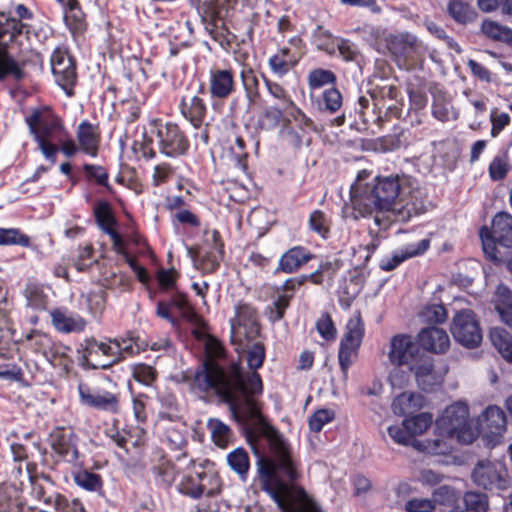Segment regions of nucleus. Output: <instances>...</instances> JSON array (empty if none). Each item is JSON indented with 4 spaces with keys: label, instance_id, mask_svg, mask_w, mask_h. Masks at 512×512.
Instances as JSON below:
<instances>
[{
    "label": "nucleus",
    "instance_id": "nucleus-39",
    "mask_svg": "<svg viewBox=\"0 0 512 512\" xmlns=\"http://www.w3.org/2000/svg\"><path fill=\"white\" fill-rule=\"evenodd\" d=\"M312 44L320 51L327 54H334L336 51V42L338 38L334 37L332 33L321 25L313 30L311 35Z\"/></svg>",
    "mask_w": 512,
    "mask_h": 512
},
{
    "label": "nucleus",
    "instance_id": "nucleus-42",
    "mask_svg": "<svg viewBox=\"0 0 512 512\" xmlns=\"http://www.w3.org/2000/svg\"><path fill=\"white\" fill-rule=\"evenodd\" d=\"M497 294L501 297L495 308L501 320L512 328V293L506 286H498Z\"/></svg>",
    "mask_w": 512,
    "mask_h": 512
},
{
    "label": "nucleus",
    "instance_id": "nucleus-27",
    "mask_svg": "<svg viewBox=\"0 0 512 512\" xmlns=\"http://www.w3.org/2000/svg\"><path fill=\"white\" fill-rule=\"evenodd\" d=\"M111 343L117 348L119 362L126 357L134 356L148 348V343L141 340L133 332H127L124 336L115 337Z\"/></svg>",
    "mask_w": 512,
    "mask_h": 512
},
{
    "label": "nucleus",
    "instance_id": "nucleus-38",
    "mask_svg": "<svg viewBox=\"0 0 512 512\" xmlns=\"http://www.w3.org/2000/svg\"><path fill=\"white\" fill-rule=\"evenodd\" d=\"M452 439L455 437H447L437 432L434 439H427L423 442H417V447L432 455H446L453 449Z\"/></svg>",
    "mask_w": 512,
    "mask_h": 512
},
{
    "label": "nucleus",
    "instance_id": "nucleus-23",
    "mask_svg": "<svg viewBox=\"0 0 512 512\" xmlns=\"http://www.w3.org/2000/svg\"><path fill=\"white\" fill-rule=\"evenodd\" d=\"M483 428L491 441H496L506 431L507 418L504 411L496 405L488 406L482 414Z\"/></svg>",
    "mask_w": 512,
    "mask_h": 512
},
{
    "label": "nucleus",
    "instance_id": "nucleus-29",
    "mask_svg": "<svg viewBox=\"0 0 512 512\" xmlns=\"http://www.w3.org/2000/svg\"><path fill=\"white\" fill-rule=\"evenodd\" d=\"M296 64L297 59L291 54L289 47L280 48L268 59L271 71L279 78L284 77Z\"/></svg>",
    "mask_w": 512,
    "mask_h": 512
},
{
    "label": "nucleus",
    "instance_id": "nucleus-37",
    "mask_svg": "<svg viewBox=\"0 0 512 512\" xmlns=\"http://www.w3.org/2000/svg\"><path fill=\"white\" fill-rule=\"evenodd\" d=\"M73 479L78 487L99 495L103 494V480L99 474L82 469L73 474Z\"/></svg>",
    "mask_w": 512,
    "mask_h": 512
},
{
    "label": "nucleus",
    "instance_id": "nucleus-22",
    "mask_svg": "<svg viewBox=\"0 0 512 512\" xmlns=\"http://www.w3.org/2000/svg\"><path fill=\"white\" fill-rule=\"evenodd\" d=\"M76 137L81 152L90 157L98 155L101 136L97 125L88 120H83L77 127Z\"/></svg>",
    "mask_w": 512,
    "mask_h": 512
},
{
    "label": "nucleus",
    "instance_id": "nucleus-19",
    "mask_svg": "<svg viewBox=\"0 0 512 512\" xmlns=\"http://www.w3.org/2000/svg\"><path fill=\"white\" fill-rule=\"evenodd\" d=\"M202 93H204V87L201 84L198 94L182 96L179 105L182 116L196 129L202 126L207 114L206 103L199 95Z\"/></svg>",
    "mask_w": 512,
    "mask_h": 512
},
{
    "label": "nucleus",
    "instance_id": "nucleus-32",
    "mask_svg": "<svg viewBox=\"0 0 512 512\" xmlns=\"http://www.w3.org/2000/svg\"><path fill=\"white\" fill-rule=\"evenodd\" d=\"M25 25L16 18H10L5 13H0V48L6 46L23 32Z\"/></svg>",
    "mask_w": 512,
    "mask_h": 512
},
{
    "label": "nucleus",
    "instance_id": "nucleus-59",
    "mask_svg": "<svg viewBox=\"0 0 512 512\" xmlns=\"http://www.w3.org/2000/svg\"><path fill=\"white\" fill-rule=\"evenodd\" d=\"M462 502L469 512H487L489 507L487 495L480 492H466Z\"/></svg>",
    "mask_w": 512,
    "mask_h": 512
},
{
    "label": "nucleus",
    "instance_id": "nucleus-21",
    "mask_svg": "<svg viewBox=\"0 0 512 512\" xmlns=\"http://www.w3.org/2000/svg\"><path fill=\"white\" fill-rule=\"evenodd\" d=\"M50 317L54 328L63 334L81 333L87 325L82 316L62 308L52 310Z\"/></svg>",
    "mask_w": 512,
    "mask_h": 512
},
{
    "label": "nucleus",
    "instance_id": "nucleus-48",
    "mask_svg": "<svg viewBox=\"0 0 512 512\" xmlns=\"http://www.w3.org/2000/svg\"><path fill=\"white\" fill-rule=\"evenodd\" d=\"M263 78L268 94L275 101L274 105L280 106L281 109H289L290 107H293L294 101L282 85L267 79L265 76H263Z\"/></svg>",
    "mask_w": 512,
    "mask_h": 512
},
{
    "label": "nucleus",
    "instance_id": "nucleus-8",
    "mask_svg": "<svg viewBox=\"0 0 512 512\" xmlns=\"http://www.w3.org/2000/svg\"><path fill=\"white\" fill-rule=\"evenodd\" d=\"M25 120L34 140L57 142L66 138L68 130L62 118L49 107L34 109Z\"/></svg>",
    "mask_w": 512,
    "mask_h": 512
},
{
    "label": "nucleus",
    "instance_id": "nucleus-44",
    "mask_svg": "<svg viewBox=\"0 0 512 512\" xmlns=\"http://www.w3.org/2000/svg\"><path fill=\"white\" fill-rule=\"evenodd\" d=\"M422 405V396L415 393H401L392 402V411L394 414L402 416Z\"/></svg>",
    "mask_w": 512,
    "mask_h": 512
},
{
    "label": "nucleus",
    "instance_id": "nucleus-11",
    "mask_svg": "<svg viewBox=\"0 0 512 512\" xmlns=\"http://www.w3.org/2000/svg\"><path fill=\"white\" fill-rule=\"evenodd\" d=\"M365 327L360 313L351 317L346 324L345 333L340 340L338 361L343 377H348V371L357 359L358 350L362 344Z\"/></svg>",
    "mask_w": 512,
    "mask_h": 512
},
{
    "label": "nucleus",
    "instance_id": "nucleus-62",
    "mask_svg": "<svg viewBox=\"0 0 512 512\" xmlns=\"http://www.w3.org/2000/svg\"><path fill=\"white\" fill-rule=\"evenodd\" d=\"M171 222L174 226L182 225L189 228H199L201 225L199 217L187 207L171 214Z\"/></svg>",
    "mask_w": 512,
    "mask_h": 512
},
{
    "label": "nucleus",
    "instance_id": "nucleus-53",
    "mask_svg": "<svg viewBox=\"0 0 512 512\" xmlns=\"http://www.w3.org/2000/svg\"><path fill=\"white\" fill-rule=\"evenodd\" d=\"M481 30L487 37L493 40L502 42L512 41V29L495 21L484 20L481 25Z\"/></svg>",
    "mask_w": 512,
    "mask_h": 512
},
{
    "label": "nucleus",
    "instance_id": "nucleus-25",
    "mask_svg": "<svg viewBox=\"0 0 512 512\" xmlns=\"http://www.w3.org/2000/svg\"><path fill=\"white\" fill-rule=\"evenodd\" d=\"M26 340L30 341L31 346L41 352L50 362H53L56 355H64L62 350H68L66 346L56 345L48 334L39 330H32L28 333Z\"/></svg>",
    "mask_w": 512,
    "mask_h": 512
},
{
    "label": "nucleus",
    "instance_id": "nucleus-28",
    "mask_svg": "<svg viewBox=\"0 0 512 512\" xmlns=\"http://www.w3.org/2000/svg\"><path fill=\"white\" fill-rule=\"evenodd\" d=\"M34 508L14 496L11 485L0 483V512H33Z\"/></svg>",
    "mask_w": 512,
    "mask_h": 512
},
{
    "label": "nucleus",
    "instance_id": "nucleus-34",
    "mask_svg": "<svg viewBox=\"0 0 512 512\" xmlns=\"http://www.w3.org/2000/svg\"><path fill=\"white\" fill-rule=\"evenodd\" d=\"M64 21L72 33L81 32L84 29V14L77 0H66L63 4Z\"/></svg>",
    "mask_w": 512,
    "mask_h": 512
},
{
    "label": "nucleus",
    "instance_id": "nucleus-54",
    "mask_svg": "<svg viewBox=\"0 0 512 512\" xmlns=\"http://www.w3.org/2000/svg\"><path fill=\"white\" fill-rule=\"evenodd\" d=\"M24 296L27 305L33 309L42 310L47 305V295L44 293L43 288L36 283L27 284L24 290Z\"/></svg>",
    "mask_w": 512,
    "mask_h": 512
},
{
    "label": "nucleus",
    "instance_id": "nucleus-5",
    "mask_svg": "<svg viewBox=\"0 0 512 512\" xmlns=\"http://www.w3.org/2000/svg\"><path fill=\"white\" fill-rule=\"evenodd\" d=\"M189 468L185 474L181 477L176 485V490L183 496L193 500L200 499L202 497H214L221 492L222 481L218 473L209 467V463L206 465L200 463L195 464L194 460L191 459Z\"/></svg>",
    "mask_w": 512,
    "mask_h": 512
},
{
    "label": "nucleus",
    "instance_id": "nucleus-9",
    "mask_svg": "<svg viewBox=\"0 0 512 512\" xmlns=\"http://www.w3.org/2000/svg\"><path fill=\"white\" fill-rule=\"evenodd\" d=\"M150 134L154 136L159 151L171 158L184 155L190 143L180 127L172 122L154 119L150 122Z\"/></svg>",
    "mask_w": 512,
    "mask_h": 512
},
{
    "label": "nucleus",
    "instance_id": "nucleus-43",
    "mask_svg": "<svg viewBox=\"0 0 512 512\" xmlns=\"http://www.w3.org/2000/svg\"><path fill=\"white\" fill-rule=\"evenodd\" d=\"M212 242L211 251L203 256L204 269L210 272L215 271L219 267L224 255L223 244L217 230L212 231Z\"/></svg>",
    "mask_w": 512,
    "mask_h": 512
},
{
    "label": "nucleus",
    "instance_id": "nucleus-1",
    "mask_svg": "<svg viewBox=\"0 0 512 512\" xmlns=\"http://www.w3.org/2000/svg\"><path fill=\"white\" fill-rule=\"evenodd\" d=\"M206 360L185 381L196 394L214 393L229 406L232 417L239 423L262 421V415L254 396L263 392L258 373H246L239 361L221 362L225 349L216 338L205 343Z\"/></svg>",
    "mask_w": 512,
    "mask_h": 512
},
{
    "label": "nucleus",
    "instance_id": "nucleus-52",
    "mask_svg": "<svg viewBox=\"0 0 512 512\" xmlns=\"http://www.w3.org/2000/svg\"><path fill=\"white\" fill-rule=\"evenodd\" d=\"M207 426L211 432L213 442L218 447L225 448L232 436L229 426L219 419H210Z\"/></svg>",
    "mask_w": 512,
    "mask_h": 512
},
{
    "label": "nucleus",
    "instance_id": "nucleus-16",
    "mask_svg": "<svg viewBox=\"0 0 512 512\" xmlns=\"http://www.w3.org/2000/svg\"><path fill=\"white\" fill-rule=\"evenodd\" d=\"M77 390L81 405L110 413L118 411V398L115 394L107 390L92 388L84 382L78 384Z\"/></svg>",
    "mask_w": 512,
    "mask_h": 512
},
{
    "label": "nucleus",
    "instance_id": "nucleus-12",
    "mask_svg": "<svg viewBox=\"0 0 512 512\" xmlns=\"http://www.w3.org/2000/svg\"><path fill=\"white\" fill-rule=\"evenodd\" d=\"M473 482L489 491H505L511 479L504 463L500 461H479L472 472Z\"/></svg>",
    "mask_w": 512,
    "mask_h": 512
},
{
    "label": "nucleus",
    "instance_id": "nucleus-2",
    "mask_svg": "<svg viewBox=\"0 0 512 512\" xmlns=\"http://www.w3.org/2000/svg\"><path fill=\"white\" fill-rule=\"evenodd\" d=\"M371 173L361 170L351 185L354 217L372 219L379 230L389 228L394 214L401 221L424 213L427 209L423 191L402 175H380L367 181Z\"/></svg>",
    "mask_w": 512,
    "mask_h": 512
},
{
    "label": "nucleus",
    "instance_id": "nucleus-45",
    "mask_svg": "<svg viewBox=\"0 0 512 512\" xmlns=\"http://www.w3.org/2000/svg\"><path fill=\"white\" fill-rule=\"evenodd\" d=\"M342 104L343 98L340 91L335 87H330L322 92L321 98L318 101V108L320 111L333 114L340 110Z\"/></svg>",
    "mask_w": 512,
    "mask_h": 512
},
{
    "label": "nucleus",
    "instance_id": "nucleus-63",
    "mask_svg": "<svg viewBox=\"0 0 512 512\" xmlns=\"http://www.w3.org/2000/svg\"><path fill=\"white\" fill-rule=\"evenodd\" d=\"M335 417V413L331 409H319L315 411L309 418V428L314 432H320L322 428Z\"/></svg>",
    "mask_w": 512,
    "mask_h": 512
},
{
    "label": "nucleus",
    "instance_id": "nucleus-41",
    "mask_svg": "<svg viewBox=\"0 0 512 512\" xmlns=\"http://www.w3.org/2000/svg\"><path fill=\"white\" fill-rule=\"evenodd\" d=\"M447 10L449 15L460 24L472 22L476 17L475 10L463 0H450Z\"/></svg>",
    "mask_w": 512,
    "mask_h": 512
},
{
    "label": "nucleus",
    "instance_id": "nucleus-14",
    "mask_svg": "<svg viewBox=\"0 0 512 512\" xmlns=\"http://www.w3.org/2000/svg\"><path fill=\"white\" fill-rule=\"evenodd\" d=\"M305 280L306 277L289 278L275 288V296L265 308V315L271 323H276L284 317L296 291L305 283Z\"/></svg>",
    "mask_w": 512,
    "mask_h": 512
},
{
    "label": "nucleus",
    "instance_id": "nucleus-58",
    "mask_svg": "<svg viewBox=\"0 0 512 512\" xmlns=\"http://www.w3.org/2000/svg\"><path fill=\"white\" fill-rule=\"evenodd\" d=\"M266 357L265 345L262 342L252 343L247 347L246 360L251 373H257L256 370L263 366Z\"/></svg>",
    "mask_w": 512,
    "mask_h": 512
},
{
    "label": "nucleus",
    "instance_id": "nucleus-56",
    "mask_svg": "<svg viewBox=\"0 0 512 512\" xmlns=\"http://www.w3.org/2000/svg\"><path fill=\"white\" fill-rule=\"evenodd\" d=\"M510 169L507 151L496 155L489 164L488 172L493 181L503 180Z\"/></svg>",
    "mask_w": 512,
    "mask_h": 512
},
{
    "label": "nucleus",
    "instance_id": "nucleus-61",
    "mask_svg": "<svg viewBox=\"0 0 512 512\" xmlns=\"http://www.w3.org/2000/svg\"><path fill=\"white\" fill-rule=\"evenodd\" d=\"M133 378L145 385L151 386L157 378V371L150 365L139 363L133 366Z\"/></svg>",
    "mask_w": 512,
    "mask_h": 512
},
{
    "label": "nucleus",
    "instance_id": "nucleus-55",
    "mask_svg": "<svg viewBox=\"0 0 512 512\" xmlns=\"http://www.w3.org/2000/svg\"><path fill=\"white\" fill-rule=\"evenodd\" d=\"M308 85L311 90L322 88L326 85H334L337 77L331 70L317 68L309 72Z\"/></svg>",
    "mask_w": 512,
    "mask_h": 512
},
{
    "label": "nucleus",
    "instance_id": "nucleus-10",
    "mask_svg": "<svg viewBox=\"0 0 512 512\" xmlns=\"http://www.w3.org/2000/svg\"><path fill=\"white\" fill-rule=\"evenodd\" d=\"M113 338L108 341H98L95 338H86L81 344L82 356L80 365L85 369H110L113 365L119 363L116 351L117 348L111 343Z\"/></svg>",
    "mask_w": 512,
    "mask_h": 512
},
{
    "label": "nucleus",
    "instance_id": "nucleus-47",
    "mask_svg": "<svg viewBox=\"0 0 512 512\" xmlns=\"http://www.w3.org/2000/svg\"><path fill=\"white\" fill-rule=\"evenodd\" d=\"M229 467L245 480L249 471L250 462L248 453L243 448H237L227 455Z\"/></svg>",
    "mask_w": 512,
    "mask_h": 512
},
{
    "label": "nucleus",
    "instance_id": "nucleus-20",
    "mask_svg": "<svg viewBox=\"0 0 512 512\" xmlns=\"http://www.w3.org/2000/svg\"><path fill=\"white\" fill-rule=\"evenodd\" d=\"M417 339L419 347L436 354L445 353L450 346V338L447 332L435 326L421 329Z\"/></svg>",
    "mask_w": 512,
    "mask_h": 512
},
{
    "label": "nucleus",
    "instance_id": "nucleus-50",
    "mask_svg": "<svg viewBox=\"0 0 512 512\" xmlns=\"http://www.w3.org/2000/svg\"><path fill=\"white\" fill-rule=\"evenodd\" d=\"M173 427H167L165 439L171 450H182L188 443L187 429L183 423H178Z\"/></svg>",
    "mask_w": 512,
    "mask_h": 512
},
{
    "label": "nucleus",
    "instance_id": "nucleus-30",
    "mask_svg": "<svg viewBox=\"0 0 512 512\" xmlns=\"http://www.w3.org/2000/svg\"><path fill=\"white\" fill-rule=\"evenodd\" d=\"M417 38L409 33L395 35L389 42L390 51L404 60L412 59L416 51Z\"/></svg>",
    "mask_w": 512,
    "mask_h": 512
},
{
    "label": "nucleus",
    "instance_id": "nucleus-46",
    "mask_svg": "<svg viewBox=\"0 0 512 512\" xmlns=\"http://www.w3.org/2000/svg\"><path fill=\"white\" fill-rule=\"evenodd\" d=\"M46 505L54 507L57 512H86L79 499L68 498L60 493H54L52 500L48 499Z\"/></svg>",
    "mask_w": 512,
    "mask_h": 512
},
{
    "label": "nucleus",
    "instance_id": "nucleus-7",
    "mask_svg": "<svg viewBox=\"0 0 512 512\" xmlns=\"http://www.w3.org/2000/svg\"><path fill=\"white\" fill-rule=\"evenodd\" d=\"M479 234L486 257L494 263L503 262V254L497 245L505 248L512 246V215L497 213L492 219L491 229L482 227Z\"/></svg>",
    "mask_w": 512,
    "mask_h": 512
},
{
    "label": "nucleus",
    "instance_id": "nucleus-6",
    "mask_svg": "<svg viewBox=\"0 0 512 512\" xmlns=\"http://www.w3.org/2000/svg\"><path fill=\"white\" fill-rule=\"evenodd\" d=\"M436 431L443 436L455 437L457 442L471 444L477 437L469 421V409L465 403L456 402L446 407L436 419Z\"/></svg>",
    "mask_w": 512,
    "mask_h": 512
},
{
    "label": "nucleus",
    "instance_id": "nucleus-60",
    "mask_svg": "<svg viewBox=\"0 0 512 512\" xmlns=\"http://www.w3.org/2000/svg\"><path fill=\"white\" fill-rule=\"evenodd\" d=\"M309 227L313 232L326 239L330 232V220L324 212L314 210L309 217Z\"/></svg>",
    "mask_w": 512,
    "mask_h": 512
},
{
    "label": "nucleus",
    "instance_id": "nucleus-15",
    "mask_svg": "<svg viewBox=\"0 0 512 512\" xmlns=\"http://www.w3.org/2000/svg\"><path fill=\"white\" fill-rule=\"evenodd\" d=\"M50 63L55 82L67 95H72V89L77 81L74 59L66 49L57 47L51 55Z\"/></svg>",
    "mask_w": 512,
    "mask_h": 512
},
{
    "label": "nucleus",
    "instance_id": "nucleus-13",
    "mask_svg": "<svg viewBox=\"0 0 512 512\" xmlns=\"http://www.w3.org/2000/svg\"><path fill=\"white\" fill-rule=\"evenodd\" d=\"M451 333L454 339L466 348H475L482 341L479 321L470 309H464L455 314Z\"/></svg>",
    "mask_w": 512,
    "mask_h": 512
},
{
    "label": "nucleus",
    "instance_id": "nucleus-35",
    "mask_svg": "<svg viewBox=\"0 0 512 512\" xmlns=\"http://www.w3.org/2000/svg\"><path fill=\"white\" fill-rule=\"evenodd\" d=\"M492 345L508 362H512V335L505 329L494 327L489 333Z\"/></svg>",
    "mask_w": 512,
    "mask_h": 512
},
{
    "label": "nucleus",
    "instance_id": "nucleus-49",
    "mask_svg": "<svg viewBox=\"0 0 512 512\" xmlns=\"http://www.w3.org/2000/svg\"><path fill=\"white\" fill-rule=\"evenodd\" d=\"M8 76L19 80L23 77V71L8 51L0 48V81H3Z\"/></svg>",
    "mask_w": 512,
    "mask_h": 512
},
{
    "label": "nucleus",
    "instance_id": "nucleus-3",
    "mask_svg": "<svg viewBox=\"0 0 512 512\" xmlns=\"http://www.w3.org/2000/svg\"><path fill=\"white\" fill-rule=\"evenodd\" d=\"M268 429L270 453L257 462L258 478L262 490L271 496L281 512H323L318 503L310 498L304 490L300 491L299 506H295L289 501L288 483H294L300 478L299 463L284 437L273 427H268Z\"/></svg>",
    "mask_w": 512,
    "mask_h": 512
},
{
    "label": "nucleus",
    "instance_id": "nucleus-24",
    "mask_svg": "<svg viewBox=\"0 0 512 512\" xmlns=\"http://www.w3.org/2000/svg\"><path fill=\"white\" fill-rule=\"evenodd\" d=\"M152 474L158 486L169 488L179 475V469L166 455L160 454L153 462Z\"/></svg>",
    "mask_w": 512,
    "mask_h": 512
},
{
    "label": "nucleus",
    "instance_id": "nucleus-64",
    "mask_svg": "<svg viewBox=\"0 0 512 512\" xmlns=\"http://www.w3.org/2000/svg\"><path fill=\"white\" fill-rule=\"evenodd\" d=\"M432 115L441 122H447L457 118L453 106L447 101L436 100L432 104Z\"/></svg>",
    "mask_w": 512,
    "mask_h": 512
},
{
    "label": "nucleus",
    "instance_id": "nucleus-40",
    "mask_svg": "<svg viewBox=\"0 0 512 512\" xmlns=\"http://www.w3.org/2000/svg\"><path fill=\"white\" fill-rule=\"evenodd\" d=\"M94 216L99 228L105 233L109 234V231H114L116 225V219L113 215L111 206L106 201H100L94 207Z\"/></svg>",
    "mask_w": 512,
    "mask_h": 512
},
{
    "label": "nucleus",
    "instance_id": "nucleus-17",
    "mask_svg": "<svg viewBox=\"0 0 512 512\" xmlns=\"http://www.w3.org/2000/svg\"><path fill=\"white\" fill-rule=\"evenodd\" d=\"M429 248V238L421 239L415 243H408L394 250L390 255L383 257L379 262V267L386 272L392 271L404 261L423 255Z\"/></svg>",
    "mask_w": 512,
    "mask_h": 512
},
{
    "label": "nucleus",
    "instance_id": "nucleus-4",
    "mask_svg": "<svg viewBox=\"0 0 512 512\" xmlns=\"http://www.w3.org/2000/svg\"><path fill=\"white\" fill-rule=\"evenodd\" d=\"M387 357L391 365L405 366L412 371L421 390L430 392L441 384V377L434 370L433 358L421 350L412 335H394L389 342Z\"/></svg>",
    "mask_w": 512,
    "mask_h": 512
},
{
    "label": "nucleus",
    "instance_id": "nucleus-36",
    "mask_svg": "<svg viewBox=\"0 0 512 512\" xmlns=\"http://www.w3.org/2000/svg\"><path fill=\"white\" fill-rule=\"evenodd\" d=\"M52 448L66 462L73 463L78 458L75 445L61 431L52 435Z\"/></svg>",
    "mask_w": 512,
    "mask_h": 512
},
{
    "label": "nucleus",
    "instance_id": "nucleus-26",
    "mask_svg": "<svg viewBox=\"0 0 512 512\" xmlns=\"http://www.w3.org/2000/svg\"><path fill=\"white\" fill-rule=\"evenodd\" d=\"M313 258V254L302 246H295L286 251L279 260L277 272L294 273Z\"/></svg>",
    "mask_w": 512,
    "mask_h": 512
},
{
    "label": "nucleus",
    "instance_id": "nucleus-18",
    "mask_svg": "<svg viewBox=\"0 0 512 512\" xmlns=\"http://www.w3.org/2000/svg\"><path fill=\"white\" fill-rule=\"evenodd\" d=\"M236 89L235 73L231 68H212L209 71V93L212 99L224 100Z\"/></svg>",
    "mask_w": 512,
    "mask_h": 512
},
{
    "label": "nucleus",
    "instance_id": "nucleus-51",
    "mask_svg": "<svg viewBox=\"0 0 512 512\" xmlns=\"http://www.w3.org/2000/svg\"><path fill=\"white\" fill-rule=\"evenodd\" d=\"M432 414L423 412L417 415L405 418L403 420V426L408 429L412 438L416 435L423 434L432 424Z\"/></svg>",
    "mask_w": 512,
    "mask_h": 512
},
{
    "label": "nucleus",
    "instance_id": "nucleus-57",
    "mask_svg": "<svg viewBox=\"0 0 512 512\" xmlns=\"http://www.w3.org/2000/svg\"><path fill=\"white\" fill-rule=\"evenodd\" d=\"M8 245L28 247L30 245V238L18 228L0 227V246Z\"/></svg>",
    "mask_w": 512,
    "mask_h": 512
},
{
    "label": "nucleus",
    "instance_id": "nucleus-31",
    "mask_svg": "<svg viewBox=\"0 0 512 512\" xmlns=\"http://www.w3.org/2000/svg\"><path fill=\"white\" fill-rule=\"evenodd\" d=\"M157 399L160 403L158 420L168 422H179L181 419L177 398L170 392H161Z\"/></svg>",
    "mask_w": 512,
    "mask_h": 512
},
{
    "label": "nucleus",
    "instance_id": "nucleus-33",
    "mask_svg": "<svg viewBox=\"0 0 512 512\" xmlns=\"http://www.w3.org/2000/svg\"><path fill=\"white\" fill-rule=\"evenodd\" d=\"M231 332L233 334L239 333L241 327L256 326V311L247 303H238L235 306V316L230 320Z\"/></svg>",
    "mask_w": 512,
    "mask_h": 512
}]
</instances>
